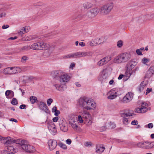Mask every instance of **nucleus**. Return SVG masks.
I'll list each match as a JSON object with an SVG mask.
<instances>
[{"label":"nucleus","mask_w":154,"mask_h":154,"mask_svg":"<svg viewBox=\"0 0 154 154\" xmlns=\"http://www.w3.org/2000/svg\"><path fill=\"white\" fill-rule=\"evenodd\" d=\"M60 147L64 149H67V147L66 145L62 143H60L58 144Z\"/></svg>","instance_id":"39"},{"label":"nucleus","mask_w":154,"mask_h":154,"mask_svg":"<svg viewBox=\"0 0 154 154\" xmlns=\"http://www.w3.org/2000/svg\"><path fill=\"white\" fill-rule=\"evenodd\" d=\"M66 142L67 144H69V145L71 143V140L69 139H67L66 140Z\"/></svg>","instance_id":"59"},{"label":"nucleus","mask_w":154,"mask_h":154,"mask_svg":"<svg viewBox=\"0 0 154 154\" xmlns=\"http://www.w3.org/2000/svg\"><path fill=\"white\" fill-rule=\"evenodd\" d=\"M7 9L6 7L0 4V18L6 17L7 13Z\"/></svg>","instance_id":"13"},{"label":"nucleus","mask_w":154,"mask_h":154,"mask_svg":"<svg viewBox=\"0 0 154 154\" xmlns=\"http://www.w3.org/2000/svg\"><path fill=\"white\" fill-rule=\"evenodd\" d=\"M28 27L26 26L25 27H23L20 29V31L18 32V34L20 35H22L29 31Z\"/></svg>","instance_id":"30"},{"label":"nucleus","mask_w":154,"mask_h":154,"mask_svg":"<svg viewBox=\"0 0 154 154\" xmlns=\"http://www.w3.org/2000/svg\"><path fill=\"white\" fill-rule=\"evenodd\" d=\"M93 6L92 4L89 2H86L84 3L83 4V6L84 8L88 9L91 7Z\"/></svg>","instance_id":"33"},{"label":"nucleus","mask_w":154,"mask_h":154,"mask_svg":"<svg viewBox=\"0 0 154 154\" xmlns=\"http://www.w3.org/2000/svg\"><path fill=\"white\" fill-rule=\"evenodd\" d=\"M100 11L99 8H93L90 10V13L91 14L90 17H93L96 16Z\"/></svg>","instance_id":"23"},{"label":"nucleus","mask_w":154,"mask_h":154,"mask_svg":"<svg viewBox=\"0 0 154 154\" xmlns=\"http://www.w3.org/2000/svg\"><path fill=\"white\" fill-rule=\"evenodd\" d=\"M148 84L147 82L146 81H143L138 88V91L140 92H143V94L145 93L144 90L146 88V86Z\"/></svg>","instance_id":"19"},{"label":"nucleus","mask_w":154,"mask_h":154,"mask_svg":"<svg viewBox=\"0 0 154 154\" xmlns=\"http://www.w3.org/2000/svg\"><path fill=\"white\" fill-rule=\"evenodd\" d=\"M131 57V54L124 52L120 54L114 59V62L117 63H125L128 62Z\"/></svg>","instance_id":"2"},{"label":"nucleus","mask_w":154,"mask_h":154,"mask_svg":"<svg viewBox=\"0 0 154 154\" xmlns=\"http://www.w3.org/2000/svg\"><path fill=\"white\" fill-rule=\"evenodd\" d=\"M152 91V89L151 88H147L146 90V95H147L149 93Z\"/></svg>","instance_id":"55"},{"label":"nucleus","mask_w":154,"mask_h":154,"mask_svg":"<svg viewBox=\"0 0 154 154\" xmlns=\"http://www.w3.org/2000/svg\"><path fill=\"white\" fill-rule=\"evenodd\" d=\"M123 45L122 41L121 40L117 42V46L119 48H121Z\"/></svg>","instance_id":"47"},{"label":"nucleus","mask_w":154,"mask_h":154,"mask_svg":"<svg viewBox=\"0 0 154 154\" xmlns=\"http://www.w3.org/2000/svg\"><path fill=\"white\" fill-rule=\"evenodd\" d=\"M70 77L67 74L62 72L59 81L62 83L67 82L70 79Z\"/></svg>","instance_id":"17"},{"label":"nucleus","mask_w":154,"mask_h":154,"mask_svg":"<svg viewBox=\"0 0 154 154\" xmlns=\"http://www.w3.org/2000/svg\"><path fill=\"white\" fill-rule=\"evenodd\" d=\"M9 27V26L8 25H3L2 26V28L3 29H6Z\"/></svg>","instance_id":"61"},{"label":"nucleus","mask_w":154,"mask_h":154,"mask_svg":"<svg viewBox=\"0 0 154 154\" xmlns=\"http://www.w3.org/2000/svg\"><path fill=\"white\" fill-rule=\"evenodd\" d=\"M2 154H14L15 153L10 152L6 150L2 151Z\"/></svg>","instance_id":"49"},{"label":"nucleus","mask_w":154,"mask_h":154,"mask_svg":"<svg viewBox=\"0 0 154 154\" xmlns=\"http://www.w3.org/2000/svg\"><path fill=\"white\" fill-rule=\"evenodd\" d=\"M135 70H132L127 68V70L125 73V76L126 77L129 78L132 74L134 73H135Z\"/></svg>","instance_id":"28"},{"label":"nucleus","mask_w":154,"mask_h":154,"mask_svg":"<svg viewBox=\"0 0 154 154\" xmlns=\"http://www.w3.org/2000/svg\"><path fill=\"white\" fill-rule=\"evenodd\" d=\"M82 117L86 119V120L91 119V117L89 113L86 111H84L81 114Z\"/></svg>","instance_id":"27"},{"label":"nucleus","mask_w":154,"mask_h":154,"mask_svg":"<svg viewBox=\"0 0 154 154\" xmlns=\"http://www.w3.org/2000/svg\"><path fill=\"white\" fill-rule=\"evenodd\" d=\"M28 57L25 56H23L21 58V61L23 62H25L28 59Z\"/></svg>","instance_id":"51"},{"label":"nucleus","mask_w":154,"mask_h":154,"mask_svg":"<svg viewBox=\"0 0 154 154\" xmlns=\"http://www.w3.org/2000/svg\"><path fill=\"white\" fill-rule=\"evenodd\" d=\"M133 94L131 92H129L123 98L122 101L124 103H127L130 102L132 99Z\"/></svg>","instance_id":"10"},{"label":"nucleus","mask_w":154,"mask_h":154,"mask_svg":"<svg viewBox=\"0 0 154 154\" xmlns=\"http://www.w3.org/2000/svg\"><path fill=\"white\" fill-rule=\"evenodd\" d=\"M89 44L91 46H94L96 45L95 42H94V40L91 41L89 42Z\"/></svg>","instance_id":"56"},{"label":"nucleus","mask_w":154,"mask_h":154,"mask_svg":"<svg viewBox=\"0 0 154 154\" xmlns=\"http://www.w3.org/2000/svg\"><path fill=\"white\" fill-rule=\"evenodd\" d=\"M124 76L122 74H120L119 75V76L118 77V79L119 80H120L122 79L123 77Z\"/></svg>","instance_id":"64"},{"label":"nucleus","mask_w":154,"mask_h":154,"mask_svg":"<svg viewBox=\"0 0 154 154\" xmlns=\"http://www.w3.org/2000/svg\"><path fill=\"white\" fill-rule=\"evenodd\" d=\"M11 67H8L5 69L3 71V72L5 74L11 75Z\"/></svg>","instance_id":"34"},{"label":"nucleus","mask_w":154,"mask_h":154,"mask_svg":"<svg viewBox=\"0 0 154 154\" xmlns=\"http://www.w3.org/2000/svg\"><path fill=\"white\" fill-rule=\"evenodd\" d=\"M53 100L52 99L50 98L47 100V103L48 105L49 106L51 105V103L53 102Z\"/></svg>","instance_id":"50"},{"label":"nucleus","mask_w":154,"mask_h":154,"mask_svg":"<svg viewBox=\"0 0 154 154\" xmlns=\"http://www.w3.org/2000/svg\"><path fill=\"white\" fill-rule=\"evenodd\" d=\"M49 149L52 150L56 148L57 145V142L55 140H50L48 141Z\"/></svg>","instance_id":"14"},{"label":"nucleus","mask_w":154,"mask_h":154,"mask_svg":"<svg viewBox=\"0 0 154 154\" xmlns=\"http://www.w3.org/2000/svg\"><path fill=\"white\" fill-rule=\"evenodd\" d=\"M88 53L85 52H78L74 53L64 55L63 58L65 59L80 57L88 56Z\"/></svg>","instance_id":"6"},{"label":"nucleus","mask_w":154,"mask_h":154,"mask_svg":"<svg viewBox=\"0 0 154 154\" xmlns=\"http://www.w3.org/2000/svg\"><path fill=\"white\" fill-rule=\"evenodd\" d=\"M122 89L119 88H113L111 89L107 93V98L113 100L122 94Z\"/></svg>","instance_id":"3"},{"label":"nucleus","mask_w":154,"mask_h":154,"mask_svg":"<svg viewBox=\"0 0 154 154\" xmlns=\"http://www.w3.org/2000/svg\"><path fill=\"white\" fill-rule=\"evenodd\" d=\"M11 92H12V93H13V91L8 90L6 91L5 93V95L6 96H8L9 95V94H11Z\"/></svg>","instance_id":"57"},{"label":"nucleus","mask_w":154,"mask_h":154,"mask_svg":"<svg viewBox=\"0 0 154 154\" xmlns=\"http://www.w3.org/2000/svg\"><path fill=\"white\" fill-rule=\"evenodd\" d=\"M3 140H4V144L5 145L10 144L12 142L11 140V138L9 137H4Z\"/></svg>","instance_id":"31"},{"label":"nucleus","mask_w":154,"mask_h":154,"mask_svg":"<svg viewBox=\"0 0 154 154\" xmlns=\"http://www.w3.org/2000/svg\"><path fill=\"white\" fill-rule=\"evenodd\" d=\"M82 117V115H79L78 117V120L80 123H82L83 122V120Z\"/></svg>","instance_id":"48"},{"label":"nucleus","mask_w":154,"mask_h":154,"mask_svg":"<svg viewBox=\"0 0 154 154\" xmlns=\"http://www.w3.org/2000/svg\"><path fill=\"white\" fill-rule=\"evenodd\" d=\"M149 59H147L146 57H144L142 60V62L144 64H146L149 62Z\"/></svg>","instance_id":"41"},{"label":"nucleus","mask_w":154,"mask_h":154,"mask_svg":"<svg viewBox=\"0 0 154 154\" xmlns=\"http://www.w3.org/2000/svg\"><path fill=\"white\" fill-rule=\"evenodd\" d=\"M53 135H55L57 133V129L56 127L55 126L54 128H53L51 130L49 131Z\"/></svg>","instance_id":"38"},{"label":"nucleus","mask_w":154,"mask_h":154,"mask_svg":"<svg viewBox=\"0 0 154 154\" xmlns=\"http://www.w3.org/2000/svg\"><path fill=\"white\" fill-rule=\"evenodd\" d=\"M153 125L152 123H149L148 125H145V127L149 128H151L153 127Z\"/></svg>","instance_id":"46"},{"label":"nucleus","mask_w":154,"mask_h":154,"mask_svg":"<svg viewBox=\"0 0 154 154\" xmlns=\"http://www.w3.org/2000/svg\"><path fill=\"white\" fill-rule=\"evenodd\" d=\"M11 75H13L17 73L20 72L21 71V69L18 67H11Z\"/></svg>","instance_id":"25"},{"label":"nucleus","mask_w":154,"mask_h":154,"mask_svg":"<svg viewBox=\"0 0 154 154\" xmlns=\"http://www.w3.org/2000/svg\"><path fill=\"white\" fill-rule=\"evenodd\" d=\"M113 7V3H108L101 7L100 9V13L103 15L107 14L111 11Z\"/></svg>","instance_id":"5"},{"label":"nucleus","mask_w":154,"mask_h":154,"mask_svg":"<svg viewBox=\"0 0 154 154\" xmlns=\"http://www.w3.org/2000/svg\"><path fill=\"white\" fill-rule=\"evenodd\" d=\"M21 148L25 151L29 152L32 153L34 152L35 150L34 148L30 145L26 144H23L21 145Z\"/></svg>","instance_id":"9"},{"label":"nucleus","mask_w":154,"mask_h":154,"mask_svg":"<svg viewBox=\"0 0 154 154\" xmlns=\"http://www.w3.org/2000/svg\"><path fill=\"white\" fill-rule=\"evenodd\" d=\"M59 126L61 130L63 132H67L68 130V125L65 119L60 120Z\"/></svg>","instance_id":"8"},{"label":"nucleus","mask_w":154,"mask_h":154,"mask_svg":"<svg viewBox=\"0 0 154 154\" xmlns=\"http://www.w3.org/2000/svg\"><path fill=\"white\" fill-rule=\"evenodd\" d=\"M29 99L30 103L32 104H34L35 103L38 102L37 98L35 96H30L29 97Z\"/></svg>","instance_id":"32"},{"label":"nucleus","mask_w":154,"mask_h":154,"mask_svg":"<svg viewBox=\"0 0 154 154\" xmlns=\"http://www.w3.org/2000/svg\"><path fill=\"white\" fill-rule=\"evenodd\" d=\"M38 108L40 110L46 113H49V109L46 103L42 101L39 103Z\"/></svg>","instance_id":"18"},{"label":"nucleus","mask_w":154,"mask_h":154,"mask_svg":"<svg viewBox=\"0 0 154 154\" xmlns=\"http://www.w3.org/2000/svg\"><path fill=\"white\" fill-rule=\"evenodd\" d=\"M69 124L74 129H77L78 128V122L75 120L74 118H72L69 120Z\"/></svg>","instance_id":"21"},{"label":"nucleus","mask_w":154,"mask_h":154,"mask_svg":"<svg viewBox=\"0 0 154 154\" xmlns=\"http://www.w3.org/2000/svg\"><path fill=\"white\" fill-rule=\"evenodd\" d=\"M54 85L57 90L60 91H63L66 88V86L64 85H59L55 84Z\"/></svg>","instance_id":"24"},{"label":"nucleus","mask_w":154,"mask_h":154,"mask_svg":"<svg viewBox=\"0 0 154 154\" xmlns=\"http://www.w3.org/2000/svg\"><path fill=\"white\" fill-rule=\"evenodd\" d=\"M94 42H95L96 45L99 44L100 43H101L100 41V38H97L95 39L94 40Z\"/></svg>","instance_id":"40"},{"label":"nucleus","mask_w":154,"mask_h":154,"mask_svg":"<svg viewBox=\"0 0 154 154\" xmlns=\"http://www.w3.org/2000/svg\"><path fill=\"white\" fill-rule=\"evenodd\" d=\"M52 112L54 113V114L56 116H57L60 113V111L57 110V108L56 106H54L53 108Z\"/></svg>","instance_id":"35"},{"label":"nucleus","mask_w":154,"mask_h":154,"mask_svg":"<svg viewBox=\"0 0 154 154\" xmlns=\"http://www.w3.org/2000/svg\"><path fill=\"white\" fill-rule=\"evenodd\" d=\"M17 38V37L16 36H14V37H11L9 38L8 39L11 40H14L16 39Z\"/></svg>","instance_id":"63"},{"label":"nucleus","mask_w":154,"mask_h":154,"mask_svg":"<svg viewBox=\"0 0 154 154\" xmlns=\"http://www.w3.org/2000/svg\"><path fill=\"white\" fill-rule=\"evenodd\" d=\"M37 38V37L35 35H30L28 37V39L29 40H32L35 39Z\"/></svg>","instance_id":"52"},{"label":"nucleus","mask_w":154,"mask_h":154,"mask_svg":"<svg viewBox=\"0 0 154 154\" xmlns=\"http://www.w3.org/2000/svg\"><path fill=\"white\" fill-rule=\"evenodd\" d=\"M109 126H108V128L110 129H112L114 128L115 127V125L113 123L111 122H110L109 124Z\"/></svg>","instance_id":"44"},{"label":"nucleus","mask_w":154,"mask_h":154,"mask_svg":"<svg viewBox=\"0 0 154 154\" xmlns=\"http://www.w3.org/2000/svg\"><path fill=\"white\" fill-rule=\"evenodd\" d=\"M105 149L104 146L102 144H98L96 146V152L98 153L103 152Z\"/></svg>","instance_id":"22"},{"label":"nucleus","mask_w":154,"mask_h":154,"mask_svg":"<svg viewBox=\"0 0 154 154\" xmlns=\"http://www.w3.org/2000/svg\"><path fill=\"white\" fill-rule=\"evenodd\" d=\"M78 104L79 107L88 110H94L96 106L93 99L85 97H81L78 101Z\"/></svg>","instance_id":"1"},{"label":"nucleus","mask_w":154,"mask_h":154,"mask_svg":"<svg viewBox=\"0 0 154 154\" xmlns=\"http://www.w3.org/2000/svg\"><path fill=\"white\" fill-rule=\"evenodd\" d=\"M148 106V104L146 103H143L141 107L140 108H137L135 109V112L137 113H144L146 112L147 109L146 106Z\"/></svg>","instance_id":"11"},{"label":"nucleus","mask_w":154,"mask_h":154,"mask_svg":"<svg viewBox=\"0 0 154 154\" xmlns=\"http://www.w3.org/2000/svg\"><path fill=\"white\" fill-rule=\"evenodd\" d=\"M111 60V57L107 56L100 60L97 63V64L99 66L105 65Z\"/></svg>","instance_id":"16"},{"label":"nucleus","mask_w":154,"mask_h":154,"mask_svg":"<svg viewBox=\"0 0 154 154\" xmlns=\"http://www.w3.org/2000/svg\"><path fill=\"white\" fill-rule=\"evenodd\" d=\"M50 47L48 44L44 42H38L33 44L31 45V49L35 50H42L43 49H47Z\"/></svg>","instance_id":"4"},{"label":"nucleus","mask_w":154,"mask_h":154,"mask_svg":"<svg viewBox=\"0 0 154 154\" xmlns=\"http://www.w3.org/2000/svg\"><path fill=\"white\" fill-rule=\"evenodd\" d=\"M136 52L138 55H143V54L140 49L136 50Z\"/></svg>","instance_id":"53"},{"label":"nucleus","mask_w":154,"mask_h":154,"mask_svg":"<svg viewBox=\"0 0 154 154\" xmlns=\"http://www.w3.org/2000/svg\"><path fill=\"white\" fill-rule=\"evenodd\" d=\"M86 122L87 123V125L89 126L91 125L92 124V118H91V119H90L88 120H86Z\"/></svg>","instance_id":"43"},{"label":"nucleus","mask_w":154,"mask_h":154,"mask_svg":"<svg viewBox=\"0 0 154 154\" xmlns=\"http://www.w3.org/2000/svg\"><path fill=\"white\" fill-rule=\"evenodd\" d=\"M62 72L60 70L53 71L51 73V75L54 79H60Z\"/></svg>","instance_id":"15"},{"label":"nucleus","mask_w":154,"mask_h":154,"mask_svg":"<svg viewBox=\"0 0 154 154\" xmlns=\"http://www.w3.org/2000/svg\"><path fill=\"white\" fill-rule=\"evenodd\" d=\"M134 114L131 112L123 113L121 114V116L124 118L123 120V122L124 124L125 125H127L129 123V122L127 118H126L127 117H129L131 116H132Z\"/></svg>","instance_id":"12"},{"label":"nucleus","mask_w":154,"mask_h":154,"mask_svg":"<svg viewBox=\"0 0 154 154\" xmlns=\"http://www.w3.org/2000/svg\"><path fill=\"white\" fill-rule=\"evenodd\" d=\"M26 106V105L25 104H22L20 106V108L21 109H25V107Z\"/></svg>","instance_id":"58"},{"label":"nucleus","mask_w":154,"mask_h":154,"mask_svg":"<svg viewBox=\"0 0 154 154\" xmlns=\"http://www.w3.org/2000/svg\"><path fill=\"white\" fill-rule=\"evenodd\" d=\"M138 123V122L137 120H134L132 121L131 124L133 125H137Z\"/></svg>","instance_id":"54"},{"label":"nucleus","mask_w":154,"mask_h":154,"mask_svg":"<svg viewBox=\"0 0 154 154\" xmlns=\"http://www.w3.org/2000/svg\"><path fill=\"white\" fill-rule=\"evenodd\" d=\"M137 62L135 59H132L130 60L128 63L127 68L133 70V69L137 65Z\"/></svg>","instance_id":"20"},{"label":"nucleus","mask_w":154,"mask_h":154,"mask_svg":"<svg viewBox=\"0 0 154 154\" xmlns=\"http://www.w3.org/2000/svg\"><path fill=\"white\" fill-rule=\"evenodd\" d=\"M46 13L45 10L40 9L39 10L38 12L37 13V14L38 16L42 17L44 15H45Z\"/></svg>","instance_id":"36"},{"label":"nucleus","mask_w":154,"mask_h":154,"mask_svg":"<svg viewBox=\"0 0 154 154\" xmlns=\"http://www.w3.org/2000/svg\"><path fill=\"white\" fill-rule=\"evenodd\" d=\"M22 49L26 50L31 49V46L28 45L25 46L22 48Z\"/></svg>","instance_id":"45"},{"label":"nucleus","mask_w":154,"mask_h":154,"mask_svg":"<svg viewBox=\"0 0 154 154\" xmlns=\"http://www.w3.org/2000/svg\"><path fill=\"white\" fill-rule=\"evenodd\" d=\"M58 120V118L57 117H55L53 119V121L54 122H56Z\"/></svg>","instance_id":"60"},{"label":"nucleus","mask_w":154,"mask_h":154,"mask_svg":"<svg viewBox=\"0 0 154 154\" xmlns=\"http://www.w3.org/2000/svg\"><path fill=\"white\" fill-rule=\"evenodd\" d=\"M7 149L8 151L13 153H16L17 151V149L11 146H8Z\"/></svg>","instance_id":"29"},{"label":"nucleus","mask_w":154,"mask_h":154,"mask_svg":"<svg viewBox=\"0 0 154 154\" xmlns=\"http://www.w3.org/2000/svg\"><path fill=\"white\" fill-rule=\"evenodd\" d=\"M79 45L81 47H84L85 45V43L83 42H79Z\"/></svg>","instance_id":"62"},{"label":"nucleus","mask_w":154,"mask_h":154,"mask_svg":"<svg viewBox=\"0 0 154 154\" xmlns=\"http://www.w3.org/2000/svg\"><path fill=\"white\" fill-rule=\"evenodd\" d=\"M137 145L139 147L142 148L150 149L154 146V143L153 142H142L138 143Z\"/></svg>","instance_id":"7"},{"label":"nucleus","mask_w":154,"mask_h":154,"mask_svg":"<svg viewBox=\"0 0 154 154\" xmlns=\"http://www.w3.org/2000/svg\"><path fill=\"white\" fill-rule=\"evenodd\" d=\"M148 72L149 73L151 76L153 75L154 73V67L153 66H152L150 68L148 71Z\"/></svg>","instance_id":"37"},{"label":"nucleus","mask_w":154,"mask_h":154,"mask_svg":"<svg viewBox=\"0 0 154 154\" xmlns=\"http://www.w3.org/2000/svg\"><path fill=\"white\" fill-rule=\"evenodd\" d=\"M45 123L47 124L48 128L49 131L51 130L53 128H54L56 126L55 125L51 120H47L46 121Z\"/></svg>","instance_id":"26"},{"label":"nucleus","mask_w":154,"mask_h":154,"mask_svg":"<svg viewBox=\"0 0 154 154\" xmlns=\"http://www.w3.org/2000/svg\"><path fill=\"white\" fill-rule=\"evenodd\" d=\"M11 103L14 105H15L17 104V101L16 99L15 98H13L11 102Z\"/></svg>","instance_id":"42"}]
</instances>
